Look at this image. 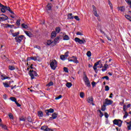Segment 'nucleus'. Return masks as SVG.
I'll list each match as a JSON object with an SVG mask.
<instances>
[{"instance_id": "f257e3e1", "label": "nucleus", "mask_w": 131, "mask_h": 131, "mask_svg": "<svg viewBox=\"0 0 131 131\" xmlns=\"http://www.w3.org/2000/svg\"><path fill=\"white\" fill-rule=\"evenodd\" d=\"M58 65V62L56 59H54L51 62H50V67L52 70H56Z\"/></svg>"}, {"instance_id": "f03ea898", "label": "nucleus", "mask_w": 131, "mask_h": 131, "mask_svg": "<svg viewBox=\"0 0 131 131\" xmlns=\"http://www.w3.org/2000/svg\"><path fill=\"white\" fill-rule=\"evenodd\" d=\"M113 124H115V125H117L119 127H121L123 121L120 119H115L113 121Z\"/></svg>"}, {"instance_id": "7ed1b4c3", "label": "nucleus", "mask_w": 131, "mask_h": 131, "mask_svg": "<svg viewBox=\"0 0 131 131\" xmlns=\"http://www.w3.org/2000/svg\"><path fill=\"white\" fill-rule=\"evenodd\" d=\"M75 41L76 42H78L79 45H84L85 42H86V41L84 38H82V39H80L78 37L75 38Z\"/></svg>"}, {"instance_id": "20e7f679", "label": "nucleus", "mask_w": 131, "mask_h": 131, "mask_svg": "<svg viewBox=\"0 0 131 131\" xmlns=\"http://www.w3.org/2000/svg\"><path fill=\"white\" fill-rule=\"evenodd\" d=\"M29 74L31 77V80L34 79V76H37V73H36V71L34 70H30Z\"/></svg>"}, {"instance_id": "39448f33", "label": "nucleus", "mask_w": 131, "mask_h": 131, "mask_svg": "<svg viewBox=\"0 0 131 131\" xmlns=\"http://www.w3.org/2000/svg\"><path fill=\"white\" fill-rule=\"evenodd\" d=\"M103 103L105 104L106 106H110V105H112V104H113V100L106 98L105 99V102Z\"/></svg>"}, {"instance_id": "423d86ee", "label": "nucleus", "mask_w": 131, "mask_h": 131, "mask_svg": "<svg viewBox=\"0 0 131 131\" xmlns=\"http://www.w3.org/2000/svg\"><path fill=\"white\" fill-rule=\"evenodd\" d=\"M23 37H24V35H20L18 37H16L14 39H15L16 42H19L20 43V42H21V41H22V39H23Z\"/></svg>"}, {"instance_id": "0eeeda50", "label": "nucleus", "mask_w": 131, "mask_h": 131, "mask_svg": "<svg viewBox=\"0 0 131 131\" xmlns=\"http://www.w3.org/2000/svg\"><path fill=\"white\" fill-rule=\"evenodd\" d=\"M54 109L51 108L48 110H45V113L47 115V116H49L50 115V113H54Z\"/></svg>"}, {"instance_id": "6e6552de", "label": "nucleus", "mask_w": 131, "mask_h": 131, "mask_svg": "<svg viewBox=\"0 0 131 131\" xmlns=\"http://www.w3.org/2000/svg\"><path fill=\"white\" fill-rule=\"evenodd\" d=\"M41 130H43V131L52 130V129L49 128V127H48V126H47V125H44V126H41Z\"/></svg>"}, {"instance_id": "1a4fd4ad", "label": "nucleus", "mask_w": 131, "mask_h": 131, "mask_svg": "<svg viewBox=\"0 0 131 131\" xmlns=\"http://www.w3.org/2000/svg\"><path fill=\"white\" fill-rule=\"evenodd\" d=\"M1 16H2L0 17V19L1 20H2V21H6V20H8L9 19V17L5 14H1Z\"/></svg>"}, {"instance_id": "9d476101", "label": "nucleus", "mask_w": 131, "mask_h": 131, "mask_svg": "<svg viewBox=\"0 0 131 131\" xmlns=\"http://www.w3.org/2000/svg\"><path fill=\"white\" fill-rule=\"evenodd\" d=\"M118 11H120V12H122L123 13H124L125 11V7L124 6H120L117 7Z\"/></svg>"}, {"instance_id": "9b49d317", "label": "nucleus", "mask_w": 131, "mask_h": 131, "mask_svg": "<svg viewBox=\"0 0 131 131\" xmlns=\"http://www.w3.org/2000/svg\"><path fill=\"white\" fill-rule=\"evenodd\" d=\"M3 25H5V28H13V27H15V25H10L9 24H3Z\"/></svg>"}, {"instance_id": "f8f14e48", "label": "nucleus", "mask_w": 131, "mask_h": 131, "mask_svg": "<svg viewBox=\"0 0 131 131\" xmlns=\"http://www.w3.org/2000/svg\"><path fill=\"white\" fill-rule=\"evenodd\" d=\"M60 39V37H57L56 38H55L54 40L53 41L54 45H52V47H54L58 43V41Z\"/></svg>"}, {"instance_id": "ddd939ff", "label": "nucleus", "mask_w": 131, "mask_h": 131, "mask_svg": "<svg viewBox=\"0 0 131 131\" xmlns=\"http://www.w3.org/2000/svg\"><path fill=\"white\" fill-rule=\"evenodd\" d=\"M94 100L93 99V97H91L88 99V102L90 104H92L93 106H95V103H94Z\"/></svg>"}, {"instance_id": "4468645a", "label": "nucleus", "mask_w": 131, "mask_h": 131, "mask_svg": "<svg viewBox=\"0 0 131 131\" xmlns=\"http://www.w3.org/2000/svg\"><path fill=\"white\" fill-rule=\"evenodd\" d=\"M72 59L73 58V62L76 63V64H78L79 62L77 60V57L76 56H73L72 57H71Z\"/></svg>"}, {"instance_id": "2eb2a0df", "label": "nucleus", "mask_w": 131, "mask_h": 131, "mask_svg": "<svg viewBox=\"0 0 131 131\" xmlns=\"http://www.w3.org/2000/svg\"><path fill=\"white\" fill-rule=\"evenodd\" d=\"M47 11H51L52 10V3H48L46 8Z\"/></svg>"}, {"instance_id": "dca6fc26", "label": "nucleus", "mask_w": 131, "mask_h": 131, "mask_svg": "<svg viewBox=\"0 0 131 131\" xmlns=\"http://www.w3.org/2000/svg\"><path fill=\"white\" fill-rule=\"evenodd\" d=\"M30 60H33V61H36V60H37V58L34 56V57H28L27 59V61H30Z\"/></svg>"}, {"instance_id": "f3484780", "label": "nucleus", "mask_w": 131, "mask_h": 131, "mask_svg": "<svg viewBox=\"0 0 131 131\" xmlns=\"http://www.w3.org/2000/svg\"><path fill=\"white\" fill-rule=\"evenodd\" d=\"M53 43L54 41H52V40H47V46H51V47H53V45H54V44H53Z\"/></svg>"}, {"instance_id": "a211bd4d", "label": "nucleus", "mask_w": 131, "mask_h": 131, "mask_svg": "<svg viewBox=\"0 0 131 131\" xmlns=\"http://www.w3.org/2000/svg\"><path fill=\"white\" fill-rule=\"evenodd\" d=\"M25 33L27 35V36H29V37H32V33L30 32L26 31H25Z\"/></svg>"}, {"instance_id": "6ab92c4d", "label": "nucleus", "mask_w": 131, "mask_h": 131, "mask_svg": "<svg viewBox=\"0 0 131 131\" xmlns=\"http://www.w3.org/2000/svg\"><path fill=\"white\" fill-rule=\"evenodd\" d=\"M57 36V32L56 31H53L51 33V38H55Z\"/></svg>"}, {"instance_id": "aec40b11", "label": "nucleus", "mask_w": 131, "mask_h": 131, "mask_svg": "<svg viewBox=\"0 0 131 131\" xmlns=\"http://www.w3.org/2000/svg\"><path fill=\"white\" fill-rule=\"evenodd\" d=\"M126 125H127V129L128 130H131V121L127 122Z\"/></svg>"}, {"instance_id": "412c9836", "label": "nucleus", "mask_w": 131, "mask_h": 131, "mask_svg": "<svg viewBox=\"0 0 131 131\" xmlns=\"http://www.w3.org/2000/svg\"><path fill=\"white\" fill-rule=\"evenodd\" d=\"M38 117H43V113L41 111H39L38 112Z\"/></svg>"}, {"instance_id": "4be33fe9", "label": "nucleus", "mask_w": 131, "mask_h": 131, "mask_svg": "<svg viewBox=\"0 0 131 131\" xmlns=\"http://www.w3.org/2000/svg\"><path fill=\"white\" fill-rule=\"evenodd\" d=\"M63 40H69V39H70V37H69V36H68L67 35H65L63 36Z\"/></svg>"}, {"instance_id": "5701e85b", "label": "nucleus", "mask_w": 131, "mask_h": 131, "mask_svg": "<svg viewBox=\"0 0 131 131\" xmlns=\"http://www.w3.org/2000/svg\"><path fill=\"white\" fill-rule=\"evenodd\" d=\"M8 78H10V77H7L6 76L4 75H1V79H2V80H5V79H8Z\"/></svg>"}, {"instance_id": "b1692460", "label": "nucleus", "mask_w": 131, "mask_h": 131, "mask_svg": "<svg viewBox=\"0 0 131 131\" xmlns=\"http://www.w3.org/2000/svg\"><path fill=\"white\" fill-rule=\"evenodd\" d=\"M0 8H2L1 9L2 13H6V8L5 7V5H3V7H0Z\"/></svg>"}, {"instance_id": "393cba45", "label": "nucleus", "mask_w": 131, "mask_h": 131, "mask_svg": "<svg viewBox=\"0 0 131 131\" xmlns=\"http://www.w3.org/2000/svg\"><path fill=\"white\" fill-rule=\"evenodd\" d=\"M19 34H20V32H19L16 33H12V35L13 37H16V36L19 35Z\"/></svg>"}, {"instance_id": "a878e982", "label": "nucleus", "mask_w": 131, "mask_h": 131, "mask_svg": "<svg viewBox=\"0 0 131 131\" xmlns=\"http://www.w3.org/2000/svg\"><path fill=\"white\" fill-rule=\"evenodd\" d=\"M68 19L70 20H72V19H74V17L72 16V13H69L68 15Z\"/></svg>"}, {"instance_id": "bb28decb", "label": "nucleus", "mask_w": 131, "mask_h": 131, "mask_svg": "<svg viewBox=\"0 0 131 131\" xmlns=\"http://www.w3.org/2000/svg\"><path fill=\"white\" fill-rule=\"evenodd\" d=\"M52 117H53V119H56V118H57V117H58V114L57 113H54L52 114Z\"/></svg>"}, {"instance_id": "cd10ccee", "label": "nucleus", "mask_w": 131, "mask_h": 131, "mask_svg": "<svg viewBox=\"0 0 131 131\" xmlns=\"http://www.w3.org/2000/svg\"><path fill=\"white\" fill-rule=\"evenodd\" d=\"M21 27L25 29H27V28H28V26L25 24H22Z\"/></svg>"}, {"instance_id": "c85d7f7f", "label": "nucleus", "mask_w": 131, "mask_h": 131, "mask_svg": "<svg viewBox=\"0 0 131 131\" xmlns=\"http://www.w3.org/2000/svg\"><path fill=\"white\" fill-rule=\"evenodd\" d=\"M66 86H67V88H70L72 86V83L71 82H67L66 83Z\"/></svg>"}, {"instance_id": "c756f323", "label": "nucleus", "mask_w": 131, "mask_h": 131, "mask_svg": "<svg viewBox=\"0 0 131 131\" xmlns=\"http://www.w3.org/2000/svg\"><path fill=\"white\" fill-rule=\"evenodd\" d=\"M84 82H85V85L88 86V88H90V86H91V82H90V80L89 81H87Z\"/></svg>"}, {"instance_id": "7c9ffc66", "label": "nucleus", "mask_w": 131, "mask_h": 131, "mask_svg": "<svg viewBox=\"0 0 131 131\" xmlns=\"http://www.w3.org/2000/svg\"><path fill=\"white\" fill-rule=\"evenodd\" d=\"M10 99L11 100V101H12V102H15V103L17 101V99H16V98L14 97H10Z\"/></svg>"}, {"instance_id": "2f4dec72", "label": "nucleus", "mask_w": 131, "mask_h": 131, "mask_svg": "<svg viewBox=\"0 0 131 131\" xmlns=\"http://www.w3.org/2000/svg\"><path fill=\"white\" fill-rule=\"evenodd\" d=\"M60 59L62 61H65L66 60V57L64 55H60Z\"/></svg>"}, {"instance_id": "473e14b6", "label": "nucleus", "mask_w": 131, "mask_h": 131, "mask_svg": "<svg viewBox=\"0 0 131 131\" xmlns=\"http://www.w3.org/2000/svg\"><path fill=\"white\" fill-rule=\"evenodd\" d=\"M125 17L127 20H128L129 21H131V16L129 15H125Z\"/></svg>"}, {"instance_id": "72a5a7b5", "label": "nucleus", "mask_w": 131, "mask_h": 131, "mask_svg": "<svg viewBox=\"0 0 131 131\" xmlns=\"http://www.w3.org/2000/svg\"><path fill=\"white\" fill-rule=\"evenodd\" d=\"M84 82H85L86 81H89L90 80L89 79V78L88 77V76H86V75H85V74H84Z\"/></svg>"}, {"instance_id": "f704fd0d", "label": "nucleus", "mask_w": 131, "mask_h": 131, "mask_svg": "<svg viewBox=\"0 0 131 131\" xmlns=\"http://www.w3.org/2000/svg\"><path fill=\"white\" fill-rule=\"evenodd\" d=\"M106 105L103 103V105L101 106V111H105L106 110Z\"/></svg>"}, {"instance_id": "c9c22d12", "label": "nucleus", "mask_w": 131, "mask_h": 131, "mask_svg": "<svg viewBox=\"0 0 131 131\" xmlns=\"http://www.w3.org/2000/svg\"><path fill=\"white\" fill-rule=\"evenodd\" d=\"M108 5L111 9V10L113 9V5H112V3H111V1L110 0H108Z\"/></svg>"}, {"instance_id": "e433bc0d", "label": "nucleus", "mask_w": 131, "mask_h": 131, "mask_svg": "<svg viewBox=\"0 0 131 131\" xmlns=\"http://www.w3.org/2000/svg\"><path fill=\"white\" fill-rule=\"evenodd\" d=\"M55 30L57 33H59L60 31H61V28H60V27H57L56 28Z\"/></svg>"}, {"instance_id": "4c0bfd02", "label": "nucleus", "mask_w": 131, "mask_h": 131, "mask_svg": "<svg viewBox=\"0 0 131 131\" xmlns=\"http://www.w3.org/2000/svg\"><path fill=\"white\" fill-rule=\"evenodd\" d=\"M52 85H54V82H53V81H50L47 84L46 86H52Z\"/></svg>"}, {"instance_id": "58836bf2", "label": "nucleus", "mask_w": 131, "mask_h": 131, "mask_svg": "<svg viewBox=\"0 0 131 131\" xmlns=\"http://www.w3.org/2000/svg\"><path fill=\"white\" fill-rule=\"evenodd\" d=\"M9 69L12 71L13 70H15V67L13 66H9Z\"/></svg>"}, {"instance_id": "ea45409f", "label": "nucleus", "mask_w": 131, "mask_h": 131, "mask_svg": "<svg viewBox=\"0 0 131 131\" xmlns=\"http://www.w3.org/2000/svg\"><path fill=\"white\" fill-rule=\"evenodd\" d=\"M20 22H21V19H17L16 22V24L18 27L20 26Z\"/></svg>"}, {"instance_id": "a19ab883", "label": "nucleus", "mask_w": 131, "mask_h": 131, "mask_svg": "<svg viewBox=\"0 0 131 131\" xmlns=\"http://www.w3.org/2000/svg\"><path fill=\"white\" fill-rule=\"evenodd\" d=\"M28 121L29 122H31V123H33V122L32 121V119H31V117H28Z\"/></svg>"}, {"instance_id": "79ce46f5", "label": "nucleus", "mask_w": 131, "mask_h": 131, "mask_svg": "<svg viewBox=\"0 0 131 131\" xmlns=\"http://www.w3.org/2000/svg\"><path fill=\"white\" fill-rule=\"evenodd\" d=\"M93 14H94L95 17H99V14H98L97 10H95L94 11H93Z\"/></svg>"}, {"instance_id": "37998d69", "label": "nucleus", "mask_w": 131, "mask_h": 131, "mask_svg": "<svg viewBox=\"0 0 131 131\" xmlns=\"http://www.w3.org/2000/svg\"><path fill=\"white\" fill-rule=\"evenodd\" d=\"M98 112H99L100 115V117H103V116H104V114H103V113L102 112V111H101V110H98Z\"/></svg>"}, {"instance_id": "c03bdc74", "label": "nucleus", "mask_w": 131, "mask_h": 131, "mask_svg": "<svg viewBox=\"0 0 131 131\" xmlns=\"http://www.w3.org/2000/svg\"><path fill=\"white\" fill-rule=\"evenodd\" d=\"M0 126L3 127L4 129H7V127L6 125H4L3 124H0Z\"/></svg>"}, {"instance_id": "a18cd8bd", "label": "nucleus", "mask_w": 131, "mask_h": 131, "mask_svg": "<svg viewBox=\"0 0 131 131\" xmlns=\"http://www.w3.org/2000/svg\"><path fill=\"white\" fill-rule=\"evenodd\" d=\"M110 90V88H109V86L108 85H105V92H108Z\"/></svg>"}, {"instance_id": "49530a36", "label": "nucleus", "mask_w": 131, "mask_h": 131, "mask_svg": "<svg viewBox=\"0 0 131 131\" xmlns=\"http://www.w3.org/2000/svg\"><path fill=\"white\" fill-rule=\"evenodd\" d=\"M86 55H87L88 57H91V56H92V52H91V51H89L87 52Z\"/></svg>"}, {"instance_id": "de8ad7c7", "label": "nucleus", "mask_w": 131, "mask_h": 131, "mask_svg": "<svg viewBox=\"0 0 131 131\" xmlns=\"http://www.w3.org/2000/svg\"><path fill=\"white\" fill-rule=\"evenodd\" d=\"M63 71H64V72H66L67 73H68V72H69V71H68V68L64 67Z\"/></svg>"}, {"instance_id": "09e8293b", "label": "nucleus", "mask_w": 131, "mask_h": 131, "mask_svg": "<svg viewBox=\"0 0 131 131\" xmlns=\"http://www.w3.org/2000/svg\"><path fill=\"white\" fill-rule=\"evenodd\" d=\"M3 84H4V86H5V88H9V87H10V85L7 83L4 82Z\"/></svg>"}, {"instance_id": "8fccbe9b", "label": "nucleus", "mask_w": 131, "mask_h": 131, "mask_svg": "<svg viewBox=\"0 0 131 131\" xmlns=\"http://www.w3.org/2000/svg\"><path fill=\"white\" fill-rule=\"evenodd\" d=\"M80 98H84V93H83V92H81L80 93Z\"/></svg>"}, {"instance_id": "3c124183", "label": "nucleus", "mask_w": 131, "mask_h": 131, "mask_svg": "<svg viewBox=\"0 0 131 131\" xmlns=\"http://www.w3.org/2000/svg\"><path fill=\"white\" fill-rule=\"evenodd\" d=\"M106 79V80H109V77H108V76H103L102 78V79Z\"/></svg>"}, {"instance_id": "603ef678", "label": "nucleus", "mask_w": 131, "mask_h": 131, "mask_svg": "<svg viewBox=\"0 0 131 131\" xmlns=\"http://www.w3.org/2000/svg\"><path fill=\"white\" fill-rule=\"evenodd\" d=\"M8 115L10 119H14V116H13V114H9Z\"/></svg>"}, {"instance_id": "864d4df0", "label": "nucleus", "mask_w": 131, "mask_h": 131, "mask_svg": "<svg viewBox=\"0 0 131 131\" xmlns=\"http://www.w3.org/2000/svg\"><path fill=\"white\" fill-rule=\"evenodd\" d=\"M128 116V113L127 112H125V115L123 116V118H126Z\"/></svg>"}, {"instance_id": "5fc2aeb1", "label": "nucleus", "mask_w": 131, "mask_h": 131, "mask_svg": "<svg viewBox=\"0 0 131 131\" xmlns=\"http://www.w3.org/2000/svg\"><path fill=\"white\" fill-rule=\"evenodd\" d=\"M100 62H101V60H99L98 61H97L96 63H94V66L96 67L100 64Z\"/></svg>"}, {"instance_id": "6e6d98bb", "label": "nucleus", "mask_w": 131, "mask_h": 131, "mask_svg": "<svg viewBox=\"0 0 131 131\" xmlns=\"http://www.w3.org/2000/svg\"><path fill=\"white\" fill-rule=\"evenodd\" d=\"M93 69L95 71V73H98V70H97V67H95V66H94Z\"/></svg>"}, {"instance_id": "4d7b16f0", "label": "nucleus", "mask_w": 131, "mask_h": 131, "mask_svg": "<svg viewBox=\"0 0 131 131\" xmlns=\"http://www.w3.org/2000/svg\"><path fill=\"white\" fill-rule=\"evenodd\" d=\"M5 10H6V11H10V10L11 9L10 7H7V6H5Z\"/></svg>"}, {"instance_id": "13d9d810", "label": "nucleus", "mask_w": 131, "mask_h": 131, "mask_svg": "<svg viewBox=\"0 0 131 131\" xmlns=\"http://www.w3.org/2000/svg\"><path fill=\"white\" fill-rule=\"evenodd\" d=\"M74 18L77 21H79V20H80V19L78 17V16L77 15L75 16Z\"/></svg>"}, {"instance_id": "bf43d9fd", "label": "nucleus", "mask_w": 131, "mask_h": 131, "mask_svg": "<svg viewBox=\"0 0 131 131\" xmlns=\"http://www.w3.org/2000/svg\"><path fill=\"white\" fill-rule=\"evenodd\" d=\"M68 54H69V52L67 51V52L65 53L64 57H66V58H67V57H68L69 55H68Z\"/></svg>"}, {"instance_id": "052dcab7", "label": "nucleus", "mask_w": 131, "mask_h": 131, "mask_svg": "<svg viewBox=\"0 0 131 131\" xmlns=\"http://www.w3.org/2000/svg\"><path fill=\"white\" fill-rule=\"evenodd\" d=\"M77 35H81L82 36L83 35V34H82V33L80 32H77L76 33Z\"/></svg>"}, {"instance_id": "680f3d73", "label": "nucleus", "mask_w": 131, "mask_h": 131, "mask_svg": "<svg viewBox=\"0 0 131 131\" xmlns=\"http://www.w3.org/2000/svg\"><path fill=\"white\" fill-rule=\"evenodd\" d=\"M3 98L4 99V100H7V99H8V96H7V94H4Z\"/></svg>"}, {"instance_id": "e2e57ef3", "label": "nucleus", "mask_w": 131, "mask_h": 131, "mask_svg": "<svg viewBox=\"0 0 131 131\" xmlns=\"http://www.w3.org/2000/svg\"><path fill=\"white\" fill-rule=\"evenodd\" d=\"M128 5H131V0H125Z\"/></svg>"}, {"instance_id": "0e129e2a", "label": "nucleus", "mask_w": 131, "mask_h": 131, "mask_svg": "<svg viewBox=\"0 0 131 131\" xmlns=\"http://www.w3.org/2000/svg\"><path fill=\"white\" fill-rule=\"evenodd\" d=\"M61 98H62V95H59L58 97L55 98V100H59Z\"/></svg>"}, {"instance_id": "69168bd1", "label": "nucleus", "mask_w": 131, "mask_h": 131, "mask_svg": "<svg viewBox=\"0 0 131 131\" xmlns=\"http://www.w3.org/2000/svg\"><path fill=\"white\" fill-rule=\"evenodd\" d=\"M104 116H105V118H108L109 117V115H108V113H105Z\"/></svg>"}, {"instance_id": "338daca9", "label": "nucleus", "mask_w": 131, "mask_h": 131, "mask_svg": "<svg viewBox=\"0 0 131 131\" xmlns=\"http://www.w3.org/2000/svg\"><path fill=\"white\" fill-rule=\"evenodd\" d=\"M17 107H21V104L18 103L17 101L15 102Z\"/></svg>"}, {"instance_id": "774afa93", "label": "nucleus", "mask_w": 131, "mask_h": 131, "mask_svg": "<svg viewBox=\"0 0 131 131\" xmlns=\"http://www.w3.org/2000/svg\"><path fill=\"white\" fill-rule=\"evenodd\" d=\"M92 84L93 88H94L95 86V85H96V84H97V83L95 81H93L92 82Z\"/></svg>"}]
</instances>
